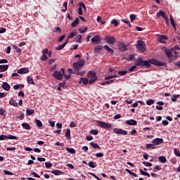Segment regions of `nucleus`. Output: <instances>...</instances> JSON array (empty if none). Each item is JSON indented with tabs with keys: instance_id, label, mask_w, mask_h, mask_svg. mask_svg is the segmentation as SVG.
Returning <instances> with one entry per match:
<instances>
[{
	"instance_id": "obj_62",
	"label": "nucleus",
	"mask_w": 180,
	"mask_h": 180,
	"mask_svg": "<svg viewBox=\"0 0 180 180\" xmlns=\"http://www.w3.org/2000/svg\"><path fill=\"white\" fill-rule=\"evenodd\" d=\"M136 68H137V66H136V65L131 66V67L129 68V71L130 72H133V71H134V70H135Z\"/></svg>"
},
{
	"instance_id": "obj_25",
	"label": "nucleus",
	"mask_w": 180,
	"mask_h": 180,
	"mask_svg": "<svg viewBox=\"0 0 180 180\" xmlns=\"http://www.w3.org/2000/svg\"><path fill=\"white\" fill-rule=\"evenodd\" d=\"M79 23V18H77L71 24L72 27H77Z\"/></svg>"
},
{
	"instance_id": "obj_6",
	"label": "nucleus",
	"mask_w": 180,
	"mask_h": 180,
	"mask_svg": "<svg viewBox=\"0 0 180 180\" xmlns=\"http://www.w3.org/2000/svg\"><path fill=\"white\" fill-rule=\"evenodd\" d=\"M136 49H139L140 51H146V44L141 40H138L137 44H136Z\"/></svg>"
},
{
	"instance_id": "obj_31",
	"label": "nucleus",
	"mask_w": 180,
	"mask_h": 180,
	"mask_svg": "<svg viewBox=\"0 0 180 180\" xmlns=\"http://www.w3.org/2000/svg\"><path fill=\"white\" fill-rule=\"evenodd\" d=\"M51 174H53L54 175H63V172L60 170L53 169L51 171Z\"/></svg>"
},
{
	"instance_id": "obj_24",
	"label": "nucleus",
	"mask_w": 180,
	"mask_h": 180,
	"mask_svg": "<svg viewBox=\"0 0 180 180\" xmlns=\"http://www.w3.org/2000/svg\"><path fill=\"white\" fill-rule=\"evenodd\" d=\"M65 138L68 139V140H71V130L70 129L66 130Z\"/></svg>"
},
{
	"instance_id": "obj_34",
	"label": "nucleus",
	"mask_w": 180,
	"mask_h": 180,
	"mask_svg": "<svg viewBox=\"0 0 180 180\" xmlns=\"http://www.w3.org/2000/svg\"><path fill=\"white\" fill-rule=\"evenodd\" d=\"M13 49L16 51V53H18V54H20L22 53V49L20 48H18L16 46V45H12Z\"/></svg>"
},
{
	"instance_id": "obj_19",
	"label": "nucleus",
	"mask_w": 180,
	"mask_h": 180,
	"mask_svg": "<svg viewBox=\"0 0 180 180\" xmlns=\"http://www.w3.org/2000/svg\"><path fill=\"white\" fill-rule=\"evenodd\" d=\"M157 18H160V16H162L163 19L165 18L167 15L165 14V12L163 11H160L158 13H156Z\"/></svg>"
},
{
	"instance_id": "obj_46",
	"label": "nucleus",
	"mask_w": 180,
	"mask_h": 180,
	"mask_svg": "<svg viewBox=\"0 0 180 180\" xmlns=\"http://www.w3.org/2000/svg\"><path fill=\"white\" fill-rule=\"evenodd\" d=\"M146 104L148 105V106H151V105H154V100L153 99H149L146 101Z\"/></svg>"
},
{
	"instance_id": "obj_52",
	"label": "nucleus",
	"mask_w": 180,
	"mask_h": 180,
	"mask_svg": "<svg viewBox=\"0 0 180 180\" xmlns=\"http://www.w3.org/2000/svg\"><path fill=\"white\" fill-rule=\"evenodd\" d=\"M129 18H130L131 22H133V20H136V15H134V14H131V15H129Z\"/></svg>"
},
{
	"instance_id": "obj_7",
	"label": "nucleus",
	"mask_w": 180,
	"mask_h": 180,
	"mask_svg": "<svg viewBox=\"0 0 180 180\" xmlns=\"http://www.w3.org/2000/svg\"><path fill=\"white\" fill-rule=\"evenodd\" d=\"M98 126L100 127H102V129H107L109 130V129H112V125L109 123H106L102 121H97Z\"/></svg>"
},
{
	"instance_id": "obj_4",
	"label": "nucleus",
	"mask_w": 180,
	"mask_h": 180,
	"mask_svg": "<svg viewBox=\"0 0 180 180\" xmlns=\"http://www.w3.org/2000/svg\"><path fill=\"white\" fill-rule=\"evenodd\" d=\"M52 77H53V78H55V79H57L58 81H63V79L64 78V75L61 70L60 71L56 70L53 73Z\"/></svg>"
},
{
	"instance_id": "obj_44",
	"label": "nucleus",
	"mask_w": 180,
	"mask_h": 180,
	"mask_svg": "<svg viewBox=\"0 0 180 180\" xmlns=\"http://www.w3.org/2000/svg\"><path fill=\"white\" fill-rule=\"evenodd\" d=\"M90 133L94 136H96L99 133V131L98 129H92L90 131Z\"/></svg>"
},
{
	"instance_id": "obj_38",
	"label": "nucleus",
	"mask_w": 180,
	"mask_h": 180,
	"mask_svg": "<svg viewBox=\"0 0 180 180\" xmlns=\"http://www.w3.org/2000/svg\"><path fill=\"white\" fill-rule=\"evenodd\" d=\"M146 148L147 149L155 150V146H154V144L148 143V144H146Z\"/></svg>"
},
{
	"instance_id": "obj_2",
	"label": "nucleus",
	"mask_w": 180,
	"mask_h": 180,
	"mask_svg": "<svg viewBox=\"0 0 180 180\" xmlns=\"http://www.w3.org/2000/svg\"><path fill=\"white\" fill-rule=\"evenodd\" d=\"M83 65H85V61L82 59L79 60L76 63H74L73 67L75 68V70L73 72V74H75V75H79L80 77H84V75H85V70L79 72V68H82Z\"/></svg>"
},
{
	"instance_id": "obj_3",
	"label": "nucleus",
	"mask_w": 180,
	"mask_h": 180,
	"mask_svg": "<svg viewBox=\"0 0 180 180\" xmlns=\"http://www.w3.org/2000/svg\"><path fill=\"white\" fill-rule=\"evenodd\" d=\"M163 51H165L166 56L167 57V58H169V60H170V61H172L174 60V51L173 49L171 48H167L165 46H164L162 48Z\"/></svg>"
},
{
	"instance_id": "obj_35",
	"label": "nucleus",
	"mask_w": 180,
	"mask_h": 180,
	"mask_svg": "<svg viewBox=\"0 0 180 180\" xmlns=\"http://www.w3.org/2000/svg\"><path fill=\"white\" fill-rule=\"evenodd\" d=\"M6 139H8V140H19L18 137L15 136L13 135L6 136Z\"/></svg>"
},
{
	"instance_id": "obj_41",
	"label": "nucleus",
	"mask_w": 180,
	"mask_h": 180,
	"mask_svg": "<svg viewBox=\"0 0 180 180\" xmlns=\"http://www.w3.org/2000/svg\"><path fill=\"white\" fill-rule=\"evenodd\" d=\"M110 23L111 25H114L115 27H117V26H119V22H117V20L115 19L112 20Z\"/></svg>"
},
{
	"instance_id": "obj_26",
	"label": "nucleus",
	"mask_w": 180,
	"mask_h": 180,
	"mask_svg": "<svg viewBox=\"0 0 180 180\" xmlns=\"http://www.w3.org/2000/svg\"><path fill=\"white\" fill-rule=\"evenodd\" d=\"M170 22L174 30H176V24H175V20H174V17H172V15H170Z\"/></svg>"
},
{
	"instance_id": "obj_12",
	"label": "nucleus",
	"mask_w": 180,
	"mask_h": 180,
	"mask_svg": "<svg viewBox=\"0 0 180 180\" xmlns=\"http://www.w3.org/2000/svg\"><path fill=\"white\" fill-rule=\"evenodd\" d=\"M152 143L154 146H160V144H162V143H164V139L161 138H156L153 140Z\"/></svg>"
},
{
	"instance_id": "obj_27",
	"label": "nucleus",
	"mask_w": 180,
	"mask_h": 180,
	"mask_svg": "<svg viewBox=\"0 0 180 180\" xmlns=\"http://www.w3.org/2000/svg\"><path fill=\"white\" fill-rule=\"evenodd\" d=\"M81 40H82V35L79 34L75 37V41L76 43H81Z\"/></svg>"
},
{
	"instance_id": "obj_36",
	"label": "nucleus",
	"mask_w": 180,
	"mask_h": 180,
	"mask_svg": "<svg viewBox=\"0 0 180 180\" xmlns=\"http://www.w3.org/2000/svg\"><path fill=\"white\" fill-rule=\"evenodd\" d=\"M22 88H25V84H15L13 86L14 89H22Z\"/></svg>"
},
{
	"instance_id": "obj_1",
	"label": "nucleus",
	"mask_w": 180,
	"mask_h": 180,
	"mask_svg": "<svg viewBox=\"0 0 180 180\" xmlns=\"http://www.w3.org/2000/svg\"><path fill=\"white\" fill-rule=\"evenodd\" d=\"M151 64L155 65L156 67H162L165 65V63L160 62L155 59H149L148 60H143L141 58H137L135 65L137 67H146V68H150Z\"/></svg>"
},
{
	"instance_id": "obj_16",
	"label": "nucleus",
	"mask_w": 180,
	"mask_h": 180,
	"mask_svg": "<svg viewBox=\"0 0 180 180\" xmlns=\"http://www.w3.org/2000/svg\"><path fill=\"white\" fill-rule=\"evenodd\" d=\"M1 88L4 89V91H10L11 90V85L8 84V82H3L1 85Z\"/></svg>"
},
{
	"instance_id": "obj_17",
	"label": "nucleus",
	"mask_w": 180,
	"mask_h": 180,
	"mask_svg": "<svg viewBox=\"0 0 180 180\" xmlns=\"http://www.w3.org/2000/svg\"><path fill=\"white\" fill-rule=\"evenodd\" d=\"M88 82H89V80L88 79L81 77L79 84H83V85H88Z\"/></svg>"
},
{
	"instance_id": "obj_15",
	"label": "nucleus",
	"mask_w": 180,
	"mask_h": 180,
	"mask_svg": "<svg viewBox=\"0 0 180 180\" xmlns=\"http://www.w3.org/2000/svg\"><path fill=\"white\" fill-rule=\"evenodd\" d=\"M18 74H29V69L27 68H22L18 70Z\"/></svg>"
},
{
	"instance_id": "obj_45",
	"label": "nucleus",
	"mask_w": 180,
	"mask_h": 180,
	"mask_svg": "<svg viewBox=\"0 0 180 180\" xmlns=\"http://www.w3.org/2000/svg\"><path fill=\"white\" fill-rule=\"evenodd\" d=\"M87 30H88V27H84L79 29V32H80L81 33H85V32H86Z\"/></svg>"
},
{
	"instance_id": "obj_48",
	"label": "nucleus",
	"mask_w": 180,
	"mask_h": 180,
	"mask_svg": "<svg viewBox=\"0 0 180 180\" xmlns=\"http://www.w3.org/2000/svg\"><path fill=\"white\" fill-rule=\"evenodd\" d=\"M142 164H143L145 167H153V163L150 162H143Z\"/></svg>"
},
{
	"instance_id": "obj_58",
	"label": "nucleus",
	"mask_w": 180,
	"mask_h": 180,
	"mask_svg": "<svg viewBox=\"0 0 180 180\" xmlns=\"http://www.w3.org/2000/svg\"><path fill=\"white\" fill-rule=\"evenodd\" d=\"M122 117V115L120 114H117L113 117L114 120H117V119H120Z\"/></svg>"
},
{
	"instance_id": "obj_49",
	"label": "nucleus",
	"mask_w": 180,
	"mask_h": 180,
	"mask_svg": "<svg viewBox=\"0 0 180 180\" xmlns=\"http://www.w3.org/2000/svg\"><path fill=\"white\" fill-rule=\"evenodd\" d=\"M180 95L176 94V95H173V98H172V102H176L177 99L176 98H179Z\"/></svg>"
},
{
	"instance_id": "obj_18",
	"label": "nucleus",
	"mask_w": 180,
	"mask_h": 180,
	"mask_svg": "<svg viewBox=\"0 0 180 180\" xmlns=\"http://www.w3.org/2000/svg\"><path fill=\"white\" fill-rule=\"evenodd\" d=\"M9 68L8 65H0V72H5Z\"/></svg>"
},
{
	"instance_id": "obj_63",
	"label": "nucleus",
	"mask_w": 180,
	"mask_h": 180,
	"mask_svg": "<svg viewBox=\"0 0 180 180\" xmlns=\"http://www.w3.org/2000/svg\"><path fill=\"white\" fill-rule=\"evenodd\" d=\"M18 96H21L22 98H25V93H23V91H20L18 94Z\"/></svg>"
},
{
	"instance_id": "obj_28",
	"label": "nucleus",
	"mask_w": 180,
	"mask_h": 180,
	"mask_svg": "<svg viewBox=\"0 0 180 180\" xmlns=\"http://www.w3.org/2000/svg\"><path fill=\"white\" fill-rule=\"evenodd\" d=\"M9 103L10 105H11V106H15V108H18V103L16 101H15V100H13V98H11L9 101Z\"/></svg>"
},
{
	"instance_id": "obj_13",
	"label": "nucleus",
	"mask_w": 180,
	"mask_h": 180,
	"mask_svg": "<svg viewBox=\"0 0 180 180\" xmlns=\"http://www.w3.org/2000/svg\"><path fill=\"white\" fill-rule=\"evenodd\" d=\"M125 124H128V126H136L137 124V121L131 119L129 120H127Z\"/></svg>"
},
{
	"instance_id": "obj_20",
	"label": "nucleus",
	"mask_w": 180,
	"mask_h": 180,
	"mask_svg": "<svg viewBox=\"0 0 180 180\" xmlns=\"http://www.w3.org/2000/svg\"><path fill=\"white\" fill-rule=\"evenodd\" d=\"M104 49H105V50H106V51H108L110 54H114V53H115V51L113 49H112L110 47H109L108 45H105Z\"/></svg>"
},
{
	"instance_id": "obj_9",
	"label": "nucleus",
	"mask_w": 180,
	"mask_h": 180,
	"mask_svg": "<svg viewBox=\"0 0 180 180\" xmlns=\"http://www.w3.org/2000/svg\"><path fill=\"white\" fill-rule=\"evenodd\" d=\"M105 40L108 43V44H115V43H116V39H115V37L108 36L105 37Z\"/></svg>"
},
{
	"instance_id": "obj_64",
	"label": "nucleus",
	"mask_w": 180,
	"mask_h": 180,
	"mask_svg": "<svg viewBox=\"0 0 180 180\" xmlns=\"http://www.w3.org/2000/svg\"><path fill=\"white\" fill-rule=\"evenodd\" d=\"M70 127H77V124H75L73 121L70 122Z\"/></svg>"
},
{
	"instance_id": "obj_61",
	"label": "nucleus",
	"mask_w": 180,
	"mask_h": 180,
	"mask_svg": "<svg viewBox=\"0 0 180 180\" xmlns=\"http://www.w3.org/2000/svg\"><path fill=\"white\" fill-rule=\"evenodd\" d=\"M172 50H173V51H176V50H180V47L179 46L176 45L173 48H172Z\"/></svg>"
},
{
	"instance_id": "obj_8",
	"label": "nucleus",
	"mask_w": 180,
	"mask_h": 180,
	"mask_svg": "<svg viewBox=\"0 0 180 180\" xmlns=\"http://www.w3.org/2000/svg\"><path fill=\"white\" fill-rule=\"evenodd\" d=\"M165 40H168V37H167V35H161V34L158 35V41H160V43H162L164 44L167 43Z\"/></svg>"
},
{
	"instance_id": "obj_50",
	"label": "nucleus",
	"mask_w": 180,
	"mask_h": 180,
	"mask_svg": "<svg viewBox=\"0 0 180 180\" xmlns=\"http://www.w3.org/2000/svg\"><path fill=\"white\" fill-rule=\"evenodd\" d=\"M119 75L123 76L127 74V70L118 71Z\"/></svg>"
},
{
	"instance_id": "obj_42",
	"label": "nucleus",
	"mask_w": 180,
	"mask_h": 180,
	"mask_svg": "<svg viewBox=\"0 0 180 180\" xmlns=\"http://www.w3.org/2000/svg\"><path fill=\"white\" fill-rule=\"evenodd\" d=\"M66 151L70 153V154H75V149L74 148H66Z\"/></svg>"
},
{
	"instance_id": "obj_22",
	"label": "nucleus",
	"mask_w": 180,
	"mask_h": 180,
	"mask_svg": "<svg viewBox=\"0 0 180 180\" xmlns=\"http://www.w3.org/2000/svg\"><path fill=\"white\" fill-rule=\"evenodd\" d=\"M158 160L159 162H161L162 164H165V162H167V158L165 156H160Z\"/></svg>"
},
{
	"instance_id": "obj_21",
	"label": "nucleus",
	"mask_w": 180,
	"mask_h": 180,
	"mask_svg": "<svg viewBox=\"0 0 180 180\" xmlns=\"http://www.w3.org/2000/svg\"><path fill=\"white\" fill-rule=\"evenodd\" d=\"M114 83H115V80L111 79V80L106 81V82L101 83V85H103V86H105V85H112V84H114Z\"/></svg>"
},
{
	"instance_id": "obj_60",
	"label": "nucleus",
	"mask_w": 180,
	"mask_h": 180,
	"mask_svg": "<svg viewBox=\"0 0 180 180\" xmlns=\"http://www.w3.org/2000/svg\"><path fill=\"white\" fill-rule=\"evenodd\" d=\"M89 166L90 167V168H96V166H95V165L94 164V162H89Z\"/></svg>"
},
{
	"instance_id": "obj_37",
	"label": "nucleus",
	"mask_w": 180,
	"mask_h": 180,
	"mask_svg": "<svg viewBox=\"0 0 180 180\" xmlns=\"http://www.w3.org/2000/svg\"><path fill=\"white\" fill-rule=\"evenodd\" d=\"M90 146L91 147H93V148H98V149L101 148V146H99V145H98V143H95L94 142H91Z\"/></svg>"
},
{
	"instance_id": "obj_39",
	"label": "nucleus",
	"mask_w": 180,
	"mask_h": 180,
	"mask_svg": "<svg viewBox=\"0 0 180 180\" xmlns=\"http://www.w3.org/2000/svg\"><path fill=\"white\" fill-rule=\"evenodd\" d=\"M75 36H77V30H74L73 32H72L69 36H68V39H72V37H75Z\"/></svg>"
},
{
	"instance_id": "obj_29",
	"label": "nucleus",
	"mask_w": 180,
	"mask_h": 180,
	"mask_svg": "<svg viewBox=\"0 0 180 180\" xmlns=\"http://www.w3.org/2000/svg\"><path fill=\"white\" fill-rule=\"evenodd\" d=\"M126 172H128V174H129L130 175H131L132 176H134L135 178H137L139 176L137 175V174L131 172L130 169H125Z\"/></svg>"
},
{
	"instance_id": "obj_43",
	"label": "nucleus",
	"mask_w": 180,
	"mask_h": 180,
	"mask_svg": "<svg viewBox=\"0 0 180 180\" xmlns=\"http://www.w3.org/2000/svg\"><path fill=\"white\" fill-rule=\"evenodd\" d=\"M64 47H65V46L63 44L61 45H58V46H56L55 48V50H57V51L63 50V49H64Z\"/></svg>"
},
{
	"instance_id": "obj_10",
	"label": "nucleus",
	"mask_w": 180,
	"mask_h": 180,
	"mask_svg": "<svg viewBox=\"0 0 180 180\" xmlns=\"http://www.w3.org/2000/svg\"><path fill=\"white\" fill-rule=\"evenodd\" d=\"M113 131L115 133V134H123L124 136H127V131L126 130L115 128Z\"/></svg>"
},
{
	"instance_id": "obj_40",
	"label": "nucleus",
	"mask_w": 180,
	"mask_h": 180,
	"mask_svg": "<svg viewBox=\"0 0 180 180\" xmlns=\"http://www.w3.org/2000/svg\"><path fill=\"white\" fill-rule=\"evenodd\" d=\"M35 123L37 124L38 127H43V123L39 120L35 119Z\"/></svg>"
},
{
	"instance_id": "obj_54",
	"label": "nucleus",
	"mask_w": 180,
	"mask_h": 180,
	"mask_svg": "<svg viewBox=\"0 0 180 180\" xmlns=\"http://www.w3.org/2000/svg\"><path fill=\"white\" fill-rule=\"evenodd\" d=\"M41 61H46L47 60V55L43 53L42 56L41 57Z\"/></svg>"
},
{
	"instance_id": "obj_57",
	"label": "nucleus",
	"mask_w": 180,
	"mask_h": 180,
	"mask_svg": "<svg viewBox=\"0 0 180 180\" xmlns=\"http://www.w3.org/2000/svg\"><path fill=\"white\" fill-rule=\"evenodd\" d=\"M8 60L6 59H0V64H7Z\"/></svg>"
},
{
	"instance_id": "obj_23",
	"label": "nucleus",
	"mask_w": 180,
	"mask_h": 180,
	"mask_svg": "<svg viewBox=\"0 0 180 180\" xmlns=\"http://www.w3.org/2000/svg\"><path fill=\"white\" fill-rule=\"evenodd\" d=\"M60 71L63 72V77H65L66 79H70L71 78V75H65V69L61 68Z\"/></svg>"
},
{
	"instance_id": "obj_55",
	"label": "nucleus",
	"mask_w": 180,
	"mask_h": 180,
	"mask_svg": "<svg viewBox=\"0 0 180 180\" xmlns=\"http://www.w3.org/2000/svg\"><path fill=\"white\" fill-rule=\"evenodd\" d=\"M55 33H57V32H58V33H61V30L59 27H55L54 29V31H53Z\"/></svg>"
},
{
	"instance_id": "obj_11",
	"label": "nucleus",
	"mask_w": 180,
	"mask_h": 180,
	"mask_svg": "<svg viewBox=\"0 0 180 180\" xmlns=\"http://www.w3.org/2000/svg\"><path fill=\"white\" fill-rule=\"evenodd\" d=\"M120 51H127V45L124 42H120L118 44Z\"/></svg>"
},
{
	"instance_id": "obj_59",
	"label": "nucleus",
	"mask_w": 180,
	"mask_h": 180,
	"mask_svg": "<svg viewBox=\"0 0 180 180\" xmlns=\"http://www.w3.org/2000/svg\"><path fill=\"white\" fill-rule=\"evenodd\" d=\"M95 156L97 157V158H101V157H103V153H96Z\"/></svg>"
},
{
	"instance_id": "obj_51",
	"label": "nucleus",
	"mask_w": 180,
	"mask_h": 180,
	"mask_svg": "<svg viewBox=\"0 0 180 180\" xmlns=\"http://www.w3.org/2000/svg\"><path fill=\"white\" fill-rule=\"evenodd\" d=\"M45 166H46V168H51V167H53V164H51V162H45Z\"/></svg>"
},
{
	"instance_id": "obj_33",
	"label": "nucleus",
	"mask_w": 180,
	"mask_h": 180,
	"mask_svg": "<svg viewBox=\"0 0 180 180\" xmlns=\"http://www.w3.org/2000/svg\"><path fill=\"white\" fill-rule=\"evenodd\" d=\"M27 82L28 84H31L32 85H34V81L33 80V78H32L30 76H28L27 77Z\"/></svg>"
},
{
	"instance_id": "obj_30",
	"label": "nucleus",
	"mask_w": 180,
	"mask_h": 180,
	"mask_svg": "<svg viewBox=\"0 0 180 180\" xmlns=\"http://www.w3.org/2000/svg\"><path fill=\"white\" fill-rule=\"evenodd\" d=\"M31 115H34V110L27 109L26 110V116H30Z\"/></svg>"
},
{
	"instance_id": "obj_32",
	"label": "nucleus",
	"mask_w": 180,
	"mask_h": 180,
	"mask_svg": "<svg viewBox=\"0 0 180 180\" xmlns=\"http://www.w3.org/2000/svg\"><path fill=\"white\" fill-rule=\"evenodd\" d=\"M22 127L23 129H25V130H30V126L29 124L26 123V122H23L22 124Z\"/></svg>"
},
{
	"instance_id": "obj_53",
	"label": "nucleus",
	"mask_w": 180,
	"mask_h": 180,
	"mask_svg": "<svg viewBox=\"0 0 180 180\" xmlns=\"http://www.w3.org/2000/svg\"><path fill=\"white\" fill-rule=\"evenodd\" d=\"M4 172L5 175H13V173L12 172L8 170H4Z\"/></svg>"
},
{
	"instance_id": "obj_47",
	"label": "nucleus",
	"mask_w": 180,
	"mask_h": 180,
	"mask_svg": "<svg viewBox=\"0 0 180 180\" xmlns=\"http://www.w3.org/2000/svg\"><path fill=\"white\" fill-rule=\"evenodd\" d=\"M102 49H103V46H102L101 45H98L94 48V51H99L102 50Z\"/></svg>"
},
{
	"instance_id": "obj_5",
	"label": "nucleus",
	"mask_w": 180,
	"mask_h": 180,
	"mask_svg": "<svg viewBox=\"0 0 180 180\" xmlns=\"http://www.w3.org/2000/svg\"><path fill=\"white\" fill-rule=\"evenodd\" d=\"M88 77L90 78V80L89 81V85H92V84H94V82L98 79V77H96V73L92 72L91 71L88 72Z\"/></svg>"
},
{
	"instance_id": "obj_56",
	"label": "nucleus",
	"mask_w": 180,
	"mask_h": 180,
	"mask_svg": "<svg viewBox=\"0 0 180 180\" xmlns=\"http://www.w3.org/2000/svg\"><path fill=\"white\" fill-rule=\"evenodd\" d=\"M64 39H65V34H63L61 37H60L58 39V41H63Z\"/></svg>"
},
{
	"instance_id": "obj_14",
	"label": "nucleus",
	"mask_w": 180,
	"mask_h": 180,
	"mask_svg": "<svg viewBox=\"0 0 180 180\" xmlns=\"http://www.w3.org/2000/svg\"><path fill=\"white\" fill-rule=\"evenodd\" d=\"M92 43H95L96 44H99L101 41V37L98 35L94 36L93 38H91Z\"/></svg>"
}]
</instances>
